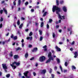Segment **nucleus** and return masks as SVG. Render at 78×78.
<instances>
[{
  "instance_id": "f257e3e1",
  "label": "nucleus",
  "mask_w": 78,
  "mask_h": 78,
  "mask_svg": "<svg viewBox=\"0 0 78 78\" xmlns=\"http://www.w3.org/2000/svg\"><path fill=\"white\" fill-rule=\"evenodd\" d=\"M55 10H56L57 11L56 12V13L57 14H58V19H65V16H61L59 13V12H60V11H61V9L60 8L56 6H53V8L52 9V11L54 12L55 11Z\"/></svg>"
},
{
  "instance_id": "f03ea898",
  "label": "nucleus",
  "mask_w": 78,
  "mask_h": 78,
  "mask_svg": "<svg viewBox=\"0 0 78 78\" xmlns=\"http://www.w3.org/2000/svg\"><path fill=\"white\" fill-rule=\"evenodd\" d=\"M48 57L49 59L46 62V63H48L50 62L51 60H53V58L51 56V53L49 52L48 54Z\"/></svg>"
},
{
  "instance_id": "7ed1b4c3",
  "label": "nucleus",
  "mask_w": 78,
  "mask_h": 78,
  "mask_svg": "<svg viewBox=\"0 0 78 78\" xmlns=\"http://www.w3.org/2000/svg\"><path fill=\"white\" fill-rule=\"evenodd\" d=\"M15 64H16V66H19L20 65V63L16 62H14L12 63V64H11L10 66H12L13 69H15L16 68V66H14Z\"/></svg>"
},
{
  "instance_id": "20e7f679",
  "label": "nucleus",
  "mask_w": 78,
  "mask_h": 78,
  "mask_svg": "<svg viewBox=\"0 0 78 78\" xmlns=\"http://www.w3.org/2000/svg\"><path fill=\"white\" fill-rule=\"evenodd\" d=\"M45 59V57L44 56H41L39 58V61L40 62H44Z\"/></svg>"
},
{
  "instance_id": "39448f33",
  "label": "nucleus",
  "mask_w": 78,
  "mask_h": 78,
  "mask_svg": "<svg viewBox=\"0 0 78 78\" xmlns=\"http://www.w3.org/2000/svg\"><path fill=\"white\" fill-rule=\"evenodd\" d=\"M2 67L4 69L5 72H7V71L6 69H8V68L7 67V66H6V64H2Z\"/></svg>"
},
{
  "instance_id": "423d86ee",
  "label": "nucleus",
  "mask_w": 78,
  "mask_h": 78,
  "mask_svg": "<svg viewBox=\"0 0 78 78\" xmlns=\"http://www.w3.org/2000/svg\"><path fill=\"white\" fill-rule=\"evenodd\" d=\"M55 48L56 49L57 51H61V48L58 47V46H55Z\"/></svg>"
},
{
  "instance_id": "0eeeda50",
  "label": "nucleus",
  "mask_w": 78,
  "mask_h": 78,
  "mask_svg": "<svg viewBox=\"0 0 78 78\" xmlns=\"http://www.w3.org/2000/svg\"><path fill=\"white\" fill-rule=\"evenodd\" d=\"M28 71H26L25 73H24L23 74L26 77V78H30V76H27L28 73Z\"/></svg>"
},
{
  "instance_id": "6e6552de",
  "label": "nucleus",
  "mask_w": 78,
  "mask_h": 78,
  "mask_svg": "<svg viewBox=\"0 0 78 78\" xmlns=\"http://www.w3.org/2000/svg\"><path fill=\"white\" fill-rule=\"evenodd\" d=\"M74 58H77V56H78V52H74Z\"/></svg>"
},
{
  "instance_id": "1a4fd4ad",
  "label": "nucleus",
  "mask_w": 78,
  "mask_h": 78,
  "mask_svg": "<svg viewBox=\"0 0 78 78\" xmlns=\"http://www.w3.org/2000/svg\"><path fill=\"white\" fill-rule=\"evenodd\" d=\"M32 37H27V38H26V39L27 40H30V41H31L32 40Z\"/></svg>"
},
{
  "instance_id": "9d476101",
  "label": "nucleus",
  "mask_w": 78,
  "mask_h": 78,
  "mask_svg": "<svg viewBox=\"0 0 78 78\" xmlns=\"http://www.w3.org/2000/svg\"><path fill=\"white\" fill-rule=\"evenodd\" d=\"M63 10L64 12H67V8H66L65 6H63Z\"/></svg>"
},
{
  "instance_id": "9b49d317",
  "label": "nucleus",
  "mask_w": 78,
  "mask_h": 78,
  "mask_svg": "<svg viewBox=\"0 0 78 78\" xmlns=\"http://www.w3.org/2000/svg\"><path fill=\"white\" fill-rule=\"evenodd\" d=\"M45 72H46V70L45 69L41 71V73H43V74H45Z\"/></svg>"
},
{
  "instance_id": "f8f14e48",
  "label": "nucleus",
  "mask_w": 78,
  "mask_h": 78,
  "mask_svg": "<svg viewBox=\"0 0 78 78\" xmlns=\"http://www.w3.org/2000/svg\"><path fill=\"white\" fill-rule=\"evenodd\" d=\"M37 50V48H34V49L32 50L33 52H34V51H36Z\"/></svg>"
},
{
  "instance_id": "ddd939ff",
  "label": "nucleus",
  "mask_w": 78,
  "mask_h": 78,
  "mask_svg": "<svg viewBox=\"0 0 78 78\" xmlns=\"http://www.w3.org/2000/svg\"><path fill=\"white\" fill-rule=\"evenodd\" d=\"M43 48H44V51H47V46L46 45H45L43 47Z\"/></svg>"
},
{
  "instance_id": "4468645a",
  "label": "nucleus",
  "mask_w": 78,
  "mask_h": 78,
  "mask_svg": "<svg viewBox=\"0 0 78 78\" xmlns=\"http://www.w3.org/2000/svg\"><path fill=\"white\" fill-rule=\"evenodd\" d=\"M23 25V23H22L21 25H20L19 27V28L20 29H22V27Z\"/></svg>"
},
{
  "instance_id": "2eb2a0df",
  "label": "nucleus",
  "mask_w": 78,
  "mask_h": 78,
  "mask_svg": "<svg viewBox=\"0 0 78 78\" xmlns=\"http://www.w3.org/2000/svg\"><path fill=\"white\" fill-rule=\"evenodd\" d=\"M9 56L10 57H12L13 56V53H12V51H11L10 52V53L9 55Z\"/></svg>"
},
{
  "instance_id": "dca6fc26",
  "label": "nucleus",
  "mask_w": 78,
  "mask_h": 78,
  "mask_svg": "<svg viewBox=\"0 0 78 78\" xmlns=\"http://www.w3.org/2000/svg\"><path fill=\"white\" fill-rule=\"evenodd\" d=\"M47 14H48V12H45L44 13V14L43 15V16H44H44H45Z\"/></svg>"
},
{
  "instance_id": "f3484780",
  "label": "nucleus",
  "mask_w": 78,
  "mask_h": 78,
  "mask_svg": "<svg viewBox=\"0 0 78 78\" xmlns=\"http://www.w3.org/2000/svg\"><path fill=\"white\" fill-rule=\"evenodd\" d=\"M3 10H4V12H5V13L6 14H7V10H6L5 8H4Z\"/></svg>"
},
{
  "instance_id": "a211bd4d",
  "label": "nucleus",
  "mask_w": 78,
  "mask_h": 78,
  "mask_svg": "<svg viewBox=\"0 0 78 78\" xmlns=\"http://www.w3.org/2000/svg\"><path fill=\"white\" fill-rule=\"evenodd\" d=\"M39 32L40 35H42V30H39Z\"/></svg>"
},
{
  "instance_id": "6ab92c4d",
  "label": "nucleus",
  "mask_w": 78,
  "mask_h": 78,
  "mask_svg": "<svg viewBox=\"0 0 78 78\" xmlns=\"http://www.w3.org/2000/svg\"><path fill=\"white\" fill-rule=\"evenodd\" d=\"M72 69L73 70H74L76 69V67L74 66H72Z\"/></svg>"
},
{
  "instance_id": "aec40b11",
  "label": "nucleus",
  "mask_w": 78,
  "mask_h": 78,
  "mask_svg": "<svg viewBox=\"0 0 78 78\" xmlns=\"http://www.w3.org/2000/svg\"><path fill=\"white\" fill-rule=\"evenodd\" d=\"M59 67H60V69L62 72H63L62 68V67L60 65Z\"/></svg>"
},
{
  "instance_id": "412c9836",
  "label": "nucleus",
  "mask_w": 78,
  "mask_h": 78,
  "mask_svg": "<svg viewBox=\"0 0 78 78\" xmlns=\"http://www.w3.org/2000/svg\"><path fill=\"white\" fill-rule=\"evenodd\" d=\"M17 23L18 25H20V20H18V21L17 22Z\"/></svg>"
},
{
  "instance_id": "4be33fe9",
  "label": "nucleus",
  "mask_w": 78,
  "mask_h": 78,
  "mask_svg": "<svg viewBox=\"0 0 78 78\" xmlns=\"http://www.w3.org/2000/svg\"><path fill=\"white\" fill-rule=\"evenodd\" d=\"M17 39V36H15L13 37L14 40H16V39Z\"/></svg>"
},
{
  "instance_id": "5701e85b",
  "label": "nucleus",
  "mask_w": 78,
  "mask_h": 78,
  "mask_svg": "<svg viewBox=\"0 0 78 78\" xmlns=\"http://www.w3.org/2000/svg\"><path fill=\"white\" fill-rule=\"evenodd\" d=\"M57 61L58 63H59L60 62V60H59V59L58 58H57Z\"/></svg>"
},
{
  "instance_id": "b1692460",
  "label": "nucleus",
  "mask_w": 78,
  "mask_h": 78,
  "mask_svg": "<svg viewBox=\"0 0 78 78\" xmlns=\"http://www.w3.org/2000/svg\"><path fill=\"white\" fill-rule=\"evenodd\" d=\"M43 39V37L41 36L40 38V41H42Z\"/></svg>"
},
{
  "instance_id": "393cba45",
  "label": "nucleus",
  "mask_w": 78,
  "mask_h": 78,
  "mask_svg": "<svg viewBox=\"0 0 78 78\" xmlns=\"http://www.w3.org/2000/svg\"><path fill=\"white\" fill-rule=\"evenodd\" d=\"M21 3V1L20 0H19L18 1V5H20V4Z\"/></svg>"
},
{
  "instance_id": "a878e982",
  "label": "nucleus",
  "mask_w": 78,
  "mask_h": 78,
  "mask_svg": "<svg viewBox=\"0 0 78 78\" xmlns=\"http://www.w3.org/2000/svg\"><path fill=\"white\" fill-rule=\"evenodd\" d=\"M41 27H42L44 26V23H43V22H42L41 23Z\"/></svg>"
},
{
  "instance_id": "bb28decb",
  "label": "nucleus",
  "mask_w": 78,
  "mask_h": 78,
  "mask_svg": "<svg viewBox=\"0 0 78 78\" xmlns=\"http://www.w3.org/2000/svg\"><path fill=\"white\" fill-rule=\"evenodd\" d=\"M35 25L36 27H37V26L39 25V23L37 22H36L35 23Z\"/></svg>"
},
{
  "instance_id": "cd10ccee",
  "label": "nucleus",
  "mask_w": 78,
  "mask_h": 78,
  "mask_svg": "<svg viewBox=\"0 0 78 78\" xmlns=\"http://www.w3.org/2000/svg\"><path fill=\"white\" fill-rule=\"evenodd\" d=\"M18 58V56L17 55H15L14 56V59H17Z\"/></svg>"
},
{
  "instance_id": "c85d7f7f",
  "label": "nucleus",
  "mask_w": 78,
  "mask_h": 78,
  "mask_svg": "<svg viewBox=\"0 0 78 78\" xmlns=\"http://www.w3.org/2000/svg\"><path fill=\"white\" fill-rule=\"evenodd\" d=\"M32 35H33V33H32V32H31L30 33H29V36H32Z\"/></svg>"
},
{
  "instance_id": "c756f323",
  "label": "nucleus",
  "mask_w": 78,
  "mask_h": 78,
  "mask_svg": "<svg viewBox=\"0 0 78 78\" xmlns=\"http://www.w3.org/2000/svg\"><path fill=\"white\" fill-rule=\"evenodd\" d=\"M28 53H26L25 55V57L26 58H27V57H28Z\"/></svg>"
},
{
  "instance_id": "7c9ffc66",
  "label": "nucleus",
  "mask_w": 78,
  "mask_h": 78,
  "mask_svg": "<svg viewBox=\"0 0 78 78\" xmlns=\"http://www.w3.org/2000/svg\"><path fill=\"white\" fill-rule=\"evenodd\" d=\"M56 3H57V5H59V1H58V0H57L56 1Z\"/></svg>"
},
{
  "instance_id": "2f4dec72",
  "label": "nucleus",
  "mask_w": 78,
  "mask_h": 78,
  "mask_svg": "<svg viewBox=\"0 0 78 78\" xmlns=\"http://www.w3.org/2000/svg\"><path fill=\"white\" fill-rule=\"evenodd\" d=\"M10 76V74H8L7 75H6V77L7 78H9Z\"/></svg>"
},
{
  "instance_id": "473e14b6",
  "label": "nucleus",
  "mask_w": 78,
  "mask_h": 78,
  "mask_svg": "<svg viewBox=\"0 0 78 78\" xmlns=\"http://www.w3.org/2000/svg\"><path fill=\"white\" fill-rule=\"evenodd\" d=\"M3 20V18L2 17H1L0 20V22H2Z\"/></svg>"
},
{
  "instance_id": "72a5a7b5",
  "label": "nucleus",
  "mask_w": 78,
  "mask_h": 78,
  "mask_svg": "<svg viewBox=\"0 0 78 78\" xmlns=\"http://www.w3.org/2000/svg\"><path fill=\"white\" fill-rule=\"evenodd\" d=\"M21 50V48H18L16 49V50Z\"/></svg>"
},
{
  "instance_id": "f704fd0d",
  "label": "nucleus",
  "mask_w": 78,
  "mask_h": 78,
  "mask_svg": "<svg viewBox=\"0 0 78 78\" xmlns=\"http://www.w3.org/2000/svg\"><path fill=\"white\" fill-rule=\"evenodd\" d=\"M53 37L54 38V37H55V36H56V35L55 34V33H53L52 34Z\"/></svg>"
},
{
  "instance_id": "c9c22d12",
  "label": "nucleus",
  "mask_w": 78,
  "mask_h": 78,
  "mask_svg": "<svg viewBox=\"0 0 78 78\" xmlns=\"http://www.w3.org/2000/svg\"><path fill=\"white\" fill-rule=\"evenodd\" d=\"M51 77L50 78H54V76H55L54 75L52 74H51Z\"/></svg>"
},
{
  "instance_id": "e433bc0d",
  "label": "nucleus",
  "mask_w": 78,
  "mask_h": 78,
  "mask_svg": "<svg viewBox=\"0 0 78 78\" xmlns=\"http://www.w3.org/2000/svg\"><path fill=\"white\" fill-rule=\"evenodd\" d=\"M51 72H52V69H49V73H51Z\"/></svg>"
},
{
  "instance_id": "4c0bfd02",
  "label": "nucleus",
  "mask_w": 78,
  "mask_h": 78,
  "mask_svg": "<svg viewBox=\"0 0 78 78\" xmlns=\"http://www.w3.org/2000/svg\"><path fill=\"white\" fill-rule=\"evenodd\" d=\"M60 4H62L63 3H64V1H60Z\"/></svg>"
},
{
  "instance_id": "58836bf2",
  "label": "nucleus",
  "mask_w": 78,
  "mask_h": 78,
  "mask_svg": "<svg viewBox=\"0 0 78 78\" xmlns=\"http://www.w3.org/2000/svg\"><path fill=\"white\" fill-rule=\"evenodd\" d=\"M75 44V41H73L72 43L71 44V45H74Z\"/></svg>"
},
{
  "instance_id": "ea45409f",
  "label": "nucleus",
  "mask_w": 78,
  "mask_h": 78,
  "mask_svg": "<svg viewBox=\"0 0 78 78\" xmlns=\"http://www.w3.org/2000/svg\"><path fill=\"white\" fill-rule=\"evenodd\" d=\"M28 2H26L25 4V6H26V5H28Z\"/></svg>"
},
{
  "instance_id": "a19ab883",
  "label": "nucleus",
  "mask_w": 78,
  "mask_h": 78,
  "mask_svg": "<svg viewBox=\"0 0 78 78\" xmlns=\"http://www.w3.org/2000/svg\"><path fill=\"white\" fill-rule=\"evenodd\" d=\"M65 66H67V62H65Z\"/></svg>"
},
{
  "instance_id": "79ce46f5",
  "label": "nucleus",
  "mask_w": 78,
  "mask_h": 78,
  "mask_svg": "<svg viewBox=\"0 0 78 78\" xmlns=\"http://www.w3.org/2000/svg\"><path fill=\"white\" fill-rule=\"evenodd\" d=\"M13 5L15 6L16 5V2L15 1H14L13 2Z\"/></svg>"
},
{
  "instance_id": "37998d69",
  "label": "nucleus",
  "mask_w": 78,
  "mask_h": 78,
  "mask_svg": "<svg viewBox=\"0 0 78 78\" xmlns=\"http://www.w3.org/2000/svg\"><path fill=\"white\" fill-rule=\"evenodd\" d=\"M33 46L32 45H31V44H30V45H29V48H31V47H32V46Z\"/></svg>"
},
{
  "instance_id": "c03bdc74",
  "label": "nucleus",
  "mask_w": 78,
  "mask_h": 78,
  "mask_svg": "<svg viewBox=\"0 0 78 78\" xmlns=\"http://www.w3.org/2000/svg\"><path fill=\"white\" fill-rule=\"evenodd\" d=\"M47 27L48 29V28H49V25H48V24H47Z\"/></svg>"
},
{
  "instance_id": "a18cd8bd",
  "label": "nucleus",
  "mask_w": 78,
  "mask_h": 78,
  "mask_svg": "<svg viewBox=\"0 0 78 78\" xmlns=\"http://www.w3.org/2000/svg\"><path fill=\"white\" fill-rule=\"evenodd\" d=\"M2 23H1L0 24V28H2Z\"/></svg>"
},
{
  "instance_id": "49530a36",
  "label": "nucleus",
  "mask_w": 78,
  "mask_h": 78,
  "mask_svg": "<svg viewBox=\"0 0 78 78\" xmlns=\"http://www.w3.org/2000/svg\"><path fill=\"white\" fill-rule=\"evenodd\" d=\"M34 59V57H32L30 59V60H33Z\"/></svg>"
},
{
  "instance_id": "de8ad7c7",
  "label": "nucleus",
  "mask_w": 78,
  "mask_h": 78,
  "mask_svg": "<svg viewBox=\"0 0 78 78\" xmlns=\"http://www.w3.org/2000/svg\"><path fill=\"white\" fill-rule=\"evenodd\" d=\"M54 69L55 70H57V67L56 66H55L54 68Z\"/></svg>"
},
{
  "instance_id": "09e8293b",
  "label": "nucleus",
  "mask_w": 78,
  "mask_h": 78,
  "mask_svg": "<svg viewBox=\"0 0 78 78\" xmlns=\"http://www.w3.org/2000/svg\"><path fill=\"white\" fill-rule=\"evenodd\" d=\"M13 36H14V35L13 34H12L11 36V38H13Z\"/></svg>"
},
{
  "instance_id": "8fccbe9b",
  "label": "nucleus",
  "mask_w": 78,
  "mask_h": 78,
  "mask_svg": "<svg viewBox=\"0 0 78 78\" xmlns=\"http://www.w3.org/2000/svg\"><path fill=\"white\" fill-rule=\"evenodd\" d=\"M52 19H50L49 20V22L50 23H51V22H52Z\"/></svg>"
},
{
  "instance_id": "3c124183",
  "label": "nucleus",
  "mask_w": 78,
  "mask_h": 78,
  "mask_svg": "<svg viewBox=\"0 0 78 78\" xmlns=\"http://www.w3.org/2000/svg\"><path fill=\"white\" fill-rule=\"evenodd\" d=\"M0 13H1V14H2V13H3V10H1L0 11Z\"/></svg>"
},
{
  "instance_id": "603ef678",
  "label": "nucleus",
  "mask_w": 78,
  "mask_h": 78,
  "mask_svg": "<svg viewBox=\"0 0 78 78\" xmlns=\"http://www.w3.org/2000/svg\"><path fill=\"white\" fill-rule=\"evenodd\" d=\"M21 20H25V18H24L23 17H22L21 18Z\"/></svg>"
},
{
  "instance_id": "864d4df0",
  "label": "nucleus",
  "mask_w": 78,
  "mask_h": 78,
  "mask_svg": "<svg viewBox=\"0 0 78 78\" xmlns=\"http://www.w3.org/2000/svg\"><path fill=\"white\" fill-rule=\"evenodd\" d=\"M59 44H63V42H59Z\"/></svg>"
},
{
  "instance_id": "5fc2aeb1",
  "label": "nucleus",
  "mask_w": 78,
  "mask_h": 78,
  "mask_svg": "<svg viewBox=\"0 0 78 78\" xmlns=\"http://www.w3.org/2000/svg\"><path fill=\"white\" fill-rule=\"evenodd\" d=\"M70 30H72V29H69V28H68L67 29V30L68 31H70Z\"/></svg>"
},
{
  "instance_id": "6e6d98bb",
  "label": "nucleus",
  "mask_w": 78,
  "mask_h": 78,
  "mask_svg": "<svg viewBox=\"0 0 78 78\" xmlns=\"http://www.w3.org/2000/svg\"><path fill=\"white\" fill-rule=\"evenodd\" d=\"M67 72V70H65L64 71V73H65V72Z\"/></svg>"
},
{
  "instance_id": "4d7b16f0",
  "label": "nucleus",
  "mask_w": 78,
  "mask_h": 78,
  "mask_svg": "<svg viewBox=\"0 0 78 78\" xmlns=\"http://www.w3.org/2000/svg\"><path fill=\"white\" fill-rule=\"evenodd\" d=\"M36 73H35V72L33 73V75H34V76H36Z\"/></svg>"
},
{
  "instance_id": "13d9d810",
  "label": "nucleus",
  "mask_w": 78,
  "mask_h": 78,
  "mask_svg": "<svg viewBox=\"0 0 78 78\" xmlns=\"http://www.w3.org/2000/svg\"><path fill=\"white\" fill-rule=\"evenodd\" d=\"M22 47H23V46H24V44H23V43H22Z\"/></svg>"
},
{
  "instance_id": "bf43d9fd",
  "label": "nucleus",
  "mask_w": 78,
  "mask_h": 78,
  "mask_svg": "<svg viewBox=\"0 0 78 78\" xmlns=\"http://www.w3.org/2000/svg\"><path fill=\"white\" fill-rule=\"evenodd\" d=\"M18 34H19V35H20V32L19 31H18V33H17Z\"/></svg>"
},
{
  "instance_id": "052dcab7",
  "label": "nucleus",
  "mask_w": 78,
  "mask_h": 78,
  "mask_svg": "<svg viewBox=\"0 0 78 78\" xmlns=\"http://www.w3.org/2000/svg\"><path fill=\"white\" fill-rule=\"evenodd\" d=\"M31 12H34V9H32L31 10Z\"/></svg>"
},
{
  "instance_id": "680f3d73",
  "label": "nucleus",
  "mask_w": 78,
  "mask_h": 78,
  "mask_svg": "<svg viewBox=\"0 0 78 78\" xmlns=\"http://www.w3.org/2000/svg\"><path fill=\"white\" fill-rule=\"evenodd\" d=\"M20 8H18V11H20Z\"/></svg>"
},
{
  "instance_id": "e2e57ef3",
  "label": "nucleus",
  "mask_w": 78,
  "mask_h": 78,
  "mask_svg": "<svg viewBox=\"0 0 78 78\" xmlns=\"http://www.w3.org/2000/svg\"><path fill=\"white\" fill-rule=\"evenodd\" d=\"M51 51L52 53H55V51L53 50H52Z\"/></svg>"
},
{
  "instance_id": "0e129e2a",
  "label": "nucleus",
  "mask_w": 78,
  "mask_h": 78,
  "mask_svg": "<svg viewBox=\"0 0 78 78\" xmlns=\"http://www.w3.org/2000/svg\"><path fill=\"white\" fill-rule=\"evenodd\" d=\"M56 28H59V26L57 25L56 26Z\"/></svg>"
},
{
  "instance_id": "69168bd1",
  "label": "nucleus",
  "mask_w": 78,
  "mask_h": 78,
  "mask_svg": "<svg viewBox=\"0 0 78 78\" xmlns=\"http://www.w3.org/2000/svg\"><path fill=\"white\" fill-rule=\"evenodd\" d=\"M70 50H71V51H72L73 50V48H70Z\"/></svg>"
},
{
  "instance_id": "338daca9",
  "label": "nucleus",
  "mask_w": 78,
  "mask_h": 78,
  "mask_svg": "<svg viewBox=\"0 0 78 78\" xmlns=\"http://www.w3.org/2000/svg\"><path fill=\"white\" fill-rule=\"evenodd\" d=\"M61 31H62L61 30H59V33H61Z\"/></svg>"
},
{
  "instance_id": "774afa93",
  "label": "nucleus",
  "mask_w": 78,
  "mask_h": 78,
  "mask_svg": "<svg viewBox=\"0 0 78 78\" xmlns=\"http://www.w3.org/2000/svg\"><path fill=\"white\" fill-rule=\"evenodd\" d=\"M4 2H5V1H2V3H4Z\"/></svg>"
}]
</instances>
